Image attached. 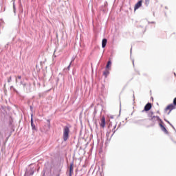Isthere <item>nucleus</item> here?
<instances>
[{"label":"nucleus","mask_w":176,"mask_h":176,"mask_svg":"<svg viewBox=\"0 0 176 176\" xmlns=\"http://www.w3.org/2000/svg\"><path fill=\"white\" fill-rule=\"evenodd\" d=\"M63 140L67 141L69 138V127L65 126L63 128Z\"/></svg>","instance_id":"1"},{"label":"nucleus","mask_w":176,"mask_h":176,"mask_svg":"<svg viewBox=\"0 0 176 176\" xmlns=\"http://www.w3.org/2000/svg\"><path fill=\"white\" fill-rule=\"evenodd\" d=\"M173 109H175V106L173 104H168L165 109V112H168V114H170Z\"/></svg>","instance_id":"2"},{"label":"nucleus","mask_w":176,"mask_h":176,"mask_svg":"<svg viewBox=\"0 0 176 176\" xmlns=\"http://www.w3.org/2000/svg\"><path fill=\"white\" fill-rule=\"evenodd\" d=\"M160 127L161 128V130L164 131L165 134H168V131L166 129V126L163 125V122L161 121V123H160Z\"/></svg>","instance_id":"3"},{"label":"nucleus","mask_w":176,"mask_h":176,"mask_svg":"<svg viewBox=\"0 0 176 176\" xmlns=\"http://www.w3.org/2000/svg\"><path fill=\"white\" fill-rule=\"evenodd\" d=\"M142 6V0L139 1L134 6V10H137L140 9Z\"/></svg>","instance_id":"4"},{"label":"nucleus","mask_w":176,"mask_h":176,"mask_svg":"<svg viewBox=\"0 0 176 176\" xmlns=\"http://www.w3.org/2000/svg\"><path fill=\"white\" fill-rule=\"evenodd\" d=\"M152 109V104L151 103H147L145 106H144V109L142 111V112H144V111H151V109Z\"/></svg>","instance_id":"5"},{"label":"nucleus","mask_w":176,"mask_h":176,"mask_svg":"<svg viewBox=\"0 0 176 176\" xmlns=\"http://www.w3.org/2000/svg\"><path fill=\"white\" fill-rule=\"evenodd\" d=\"M105 117L102 116V118L100 119V127H102V129H104V127H105Z\"/></svg>","instance_id":"6"},{"label":"nucleus","mask_w":176,"mask_h":176,"mask_svg":"<svg viewBox=\"0 0 176 176\" xmlns=\"http://www.w3.org/2000/svg\"><path fill=\"white\" fill-rule=\"evenodd\" d=\"M107 42H108V41L107 40V38H103L102 41V47H105V46H107Z\"/></svg>","instance_id":"7"},{"label":"nucleus","mask_w":176,"mask_h":176,"mask_svg":"<svg viewBox=\"0 0 176 176\" xmlns=\"http://www.w3.org/2000/svg\"><path fill=\"white\" fill-rule=\"evenodd\" d=\"M74 173V163H72L69 166V174L70 175Z\"/></svg>","instance_id":"8"},{"label":"nucleus","mask_w":176,"mask_h":176,"mask_svg":"<svg viewBox=\"0 0 176 176\" xmlns=\"http://www.w3.org/2000/svg\"><path fill=\"white\" fill-rule=\"evenodd\" d=\"M31 116H32L31 117V126H32V130H34L35 124H34V118H32V114Z\"/></svg>","instance_id":"9"},{"label":"nucleus","mask_w":176,"mask_h":176,"mask_svg":"<svg viewBox=\"0 0 176 176\" xmlns=\"http://www.w3.org/2000/svg\"><path fill=\"white\" fill-rule=\"evenodd\" d=\"M155 118L157 119V120H160V122H162L160 117L157 116H153V117H151V120H153V119Z\"/></svg>","instance_id":"10"},{"label":"nucleus","mask_w":176,"mask_h":176,"mask_svg":"<svg viewBox=\"0 0 176 176\" xmlns=\"http://www.w3.org/2000/svg\"><path fill=\"white\" fill-rule=\"evenodd\" d=\"M103 75L104 76H108V75H109V71L108 69H106L104 72H103Z\"/></svg>","instance_id":"11"},{"label":"nucleus","mask_w":176,"mask_h":176,"mask_svg":"<svg viewBox=\"0 0 176 176\" xmlns=\"http://www.w3.org/2000/svg\"><path fill=\"white\" fill-rule=\"evenodd\" d=\"M111 64H112V62H111V60H109V61L107 62V65H106V68H107V69L109 68V66L111 65Z\"/></svg>","instance_id":"12"},{"label":"nucleus","mask_w":176,"mask_h":176,"mask_svg":"<svg viewBox=\"0 0 176 176\" xmlns=\"http://www.w3.org/2000/svg\"><path fill=\"white\" fill-rule=\"evenodd\" d=\"M115 129H116V124H115L114 125H113V129H112V131L113 132V134H115V133H116V130H115Z\"/></svg>","instance_id":"13"},{"label":"nucleus","mask_w":176,"mask_h":176,"mask_svg":"<svg viewBox=\"0 0 176 176\" xmlns=\"http://www.w3.org/2000/svg\"><path fill=\"white\" fill-rule=\"evenodd\" d=\"M151 0H145V5L146 6H148V5H149V1H150Z\"/></svg>","instance_id":"14"},{"label":"nucleus","mask_w":176,"mask_h":176,"mask_svg":"<svg viewBox=\"0 0 176 176\" xmlns=\"http://www.w3.org/2000/svg\"><path fill=\"white\" fill-rule=\"evenodd\" d=\"M10 82H12V76H10V77L8 78V83H10Z\"/></svg>","instance_id":"15"},{"label":"nucleus","mask_w":176,"mask_h":176,"mask_svg":"<svg viewBox=\"0 0 176 176\" xmlns=\"http://www.w3.org/2000/svg\"><path fill=\"white\" fill-rule=\"evenodd\" d=\"M69 68H71V63L69 65V66L67 68V71H69Z\"/></svg>","instance_id":"16"},{"label":"nucleus","mask_w":176,"mask_h":176,"mask_svg":"<svg viewBox=\"0 0 176 176\" xmlns=\"http://www.w3.org/2000/svg\"><path fill=\"white\" fill-rule=\"evenodd\" d=\"M17 79H19V80L21 79V76H18Z\"/></svg>","instance_id":"17"},{"label":"nucleus","mask_w":176,"mask_h":176,"mask_svg":"<svg viewBox=\"0 0 176 176\" xmlns=\"http://www.w3.org/2000/svg\"><path fill=\"white\" fill-rule=\"evenodd\" d=\"M165 121L167 122V123H168V124H170V126H171V123H170L169 121H168L167 120H165Z\"/></svg>","instance_id":"18"},{"label":"nucleus","mask_w":176,"mask_h":176,"mask_svg":"<svg viewBox=\"0 0 176 176\" xmlns=\"http://www.w3.org/2000/svg\"><path fill=\"white\" fill-rule=\"evenodd\" d=\"M109 127H112V124H110L109 125Z\"/></svg>","instance_id":"19"},{"label":"nucleus","mask_w":176,"mask_h":176,"mask_svg":"<svg viewBox=\"0 0 176 176\" xmlns=\"http://www.w3.org/2000/svg\"><path fill=\"white\" fill-rule=\"evenodd\" d=\"M16 82H17V79H16Z\"/></svg>","instance_id":"20"}]
</instances>
